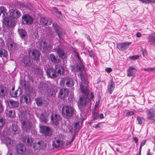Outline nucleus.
<instances>
[{"mask_svg":"<svg viewBox=\"0 0 155 155\" xmlns=\"http://www.w3.org/2000/svg\"><path fill=\"white\" fill-rule=\"evenodd\" d=\"M20 12L17 9H12L9 11V17H5L3 22L7 26H11L15 24V21L20 16Z\"/></svg>","mask_w":155,"mask_h":155,"instance_id":"f257e3e1","label":"nucleus"},{"mask_svg":"<svg viewBox=\"0 0 155 155\" xmlns=\"http://www.w3.org/2000/svg\"><path fill=\"white\" fill-rule=\"evenodd\" d=\"M80 76L81 80V84L80 85V89L82 94L84 95V96H91V99H93L94 97L93 93L91 92L86 86L83 85V84L85 82V78L84 74H80Z\"/></svg>","mask_w":155,"mask_h":155,"instance_id":"f03ea898","label":"nucleus"},{"mask_svg":"<svg viewBox=\"0 0 155 155\" xmlns=\"http://www.w3.org/2000/svg\"><path fill=\"white\" fill-rule=\"evenodd\" d=\"M21 126L22 129L27 132H29L31 129L32 124L29 120L26 118L25 116L21 117Z\"/></svg>","mask_w":155,"mask_h":155,"instance_id":"7ed1b4c3","label":"nucleus"},{"mask_svg":"<svg viewBox=\"0 0 155 155\" xmlns=\"http://www.w3.org/2000/svg\"><path fill=\"white\" fill-rule=\"evenodd\" d=\"M75 111V110L73 107L67 105L62 107L61 113L64 117L70 118L74 115Z\"/></svg>","mask_w":155,"mask_h":155,"instance_id":"20e7f679","label":"nucleus"},{"mask_svg":"<svg viewBox=\"0 0 155 155\" xmlns=\"http://www.w3.org/2000/svg\"><path fill=\"white\" fill-rule=\"evenodd\" d=\"M91 96H81L79 99L78 103L79 106L85 107V106H88L89 107L91 104Z\"/></svg>","mask_w":155,"mask_h":155,"instance_id":"39448f33","label":"nucleus"},{"mask_svg":"<svg viewBox=\"0 0 155 155\" xmlns=\"http://www.w3.org/2000/svg\"><path fill=\"white\" fill-rule=\"evenodd\" d=\"M73 140V139H72V140L68 142V143L65 144L63 138L60 137H56L55 140L53 142L52 146L55 147L63 148L65 146H68L71 143Z\"/></svg>","mask_w":155,"mask_h":155,"instance_id":"423d86ee","label":"nucleus"},{"mask_svg":"<svg viewBox=\"0 0 155 155\" xmlns=\"http://www.w3.org/2000/svg\"><path fill=\"white\" fill-rule=\"evenodd\" d=\"M37 44V46L40 48H41L42 47H43V50L45 52H49L52 50V46L51 45H48L45 41H38Z\"/></svg>","mask_w":155,"mask_h":155,"instance_id":"0eeeda50","label":"nucleus"},{"mask_svg":"<svg viewBox=\"0 0 155 155\" xmlns=\"http://www.w3.org/2000/svg\"><path fill=\"white\" fill-rule=\"evenodd\" d=\"M40 133L45 136H51L52 133V130L49 127L45 126H40Z\"/></svg>","mask_w":155,"mask_h":155,"instance_id":"6e6552de","label":"nucleus"},{"mask_svg":"<svg viewBox=\"0 0 155 155\" xmlns=\"http://www.w3.org/2000/svg\"><path fill=\"white\" fill-rule=\"evenodd\" d=\"M85 71V68L84 66L82 64H80L79 65L77 66H74L72 69V71L74 72L80 71L81 72L78 75L80 78V74H83L85 77L84 73L83 72Z\"/></svg>","mask_w":155,"mask_h":155,"instance_id":"1a4fd4ad","label":"nucleus"},{"mask_svg":"<svg viewBox=\"0 0 155 155\" xmlns=\"http://www.w3.org/2000/svg\"><path fill=\"white\" fill-rule=\"evenodd\" d=\"M51 122L54 124L57 125L59 124L61 120L60 115L52 113L51 116Z\"/></svg>","mask_w":155,"mask_h":155,"instance_id":"9d476101","label":"nucleus"},{"mask_svg":"<svg viewBox=\"0 0 155 155\" xmlns=\"http://www.w3.org/2000/svg\"><path fill=\"white\" fill-rule=\"evenodd\" d=\"M46 147V143L41 140L34 144L33 147L35 150H44Z\"/></svg>","mask_w":155,"mask_h":155,"instance_id":"9b49d317","label":"nucleus"},{"mask_svg":"<svg viewBox=\"0 0 155 155\" xmlns=\"http://www.w3.org/2000/svg\"><path fill=\"white\" fill-rule=\"evenodd\" d=\"M69 92L67 89H60L58 97L62 99L66 98L68 96Z\"/></svg>","mask_w":155,"mask_h":155,"instance_id":"f8f14e48","label":"nucleus"},{"mask_svg":"<svg viewBox=\"0 0 155 155\" xmlns=\"http://www.w3.org/2000/svg\"><path fill=\"white\" fill-rule=\"evenodd\" d=\"M16 149L17 153L21 155L24 154L26 150L25 147L23 144L21 143L16 145Z\"/></svg>","mask_w":155,"mask_h":155,"instance_id":"ddd939ff","label":"nucleus"},{"mask_svg":"<svg viewBox=\"0 0 155 155\" xmlns=\"http://www.w3.org/2000/svg\"><path fill=\"white\" fill-rule=\"evenodd\" d=\"M136 68L133 66H130L127 70V75L128 77H132L133 78L135 76V74L137 71Z\"/></svg>","mask_w":155,"mask_h":155,"instance_id":"4468645a","label":"nucleus"},{"mask_svg":"<svg viewBox=\"0 0 155 155\" xmlns=\"http://www.w3.org/2000/svg\"><path fill=\"white\" fill-rule=\"evenodd\" d=\"M52 51L53 52H56L59 57L63 59H64L66 58V55L64 51L61 48H54Z\"/></svg>","mask_w":155,"mask_h":155,"instance_id":"2eb2a0df","label":"nucleus"},{"mask_svg":"<svg viewBox=\"0 0 155 155\" xmlns=\"http://www.w3.org/2000/svg\"><path fill=\"white\" fill-rule=\"evenodd\" d=\"M53 26L55 29V31L60 39L63 38V33L61 28L56 24L53 23Z\"/></svg>","mask_w":155,"mask_h":155,"instance_id":"dca6fc26","label":"nucleus"},{"mask_svg":"<svg viewBox=\"0 0 155 155\" xmlns=\"http://www.w3.org/2000/svg\"><path fill=\"white\" fill-rule=\"evenodd\" d=\"M23 21L25 22V23L29 25L31 24L33 21V19L30 15H24L22 17Z\"/></svg>","mask_w":155,"mask_h":155,"instance_id":"f3484780","label":"nucleus"},{"mask_svg":"<svg viewBox=\"0 0 155 155\" xmlns=\"http://www.w3.org/2000/svg\"><path fill=\"white\" fill-rule=\"evenodd\" d=\"M46 72L48 76L51 78H54L57 76L56 72L53 68H49L47 69Z\"/></svg>","mask_w":155,"mask_h":155,"instance_id":"a211bd4d","label":"nucleus"},{"mask_svg":"<svg viewBox=\"0 0 155 155\" xmlns=\"http://www.w3.org/2000/svg\"><path fill=\"white\" fill-rule=\"evenodd\" d=\"M130 42H122L119 43L117 45V47L118 49L121 51H124L126 50L128 48Z\"/></svg>","mask_w":155,"mask_h":155,"instance_id":"6ab92c4d","label":"nucleus"},{"mask_svg":"<svg viewBox=\"0 0 155 155\" xmlns=\"http://www.w3.org/2000/svg\"><path fill=\"white\" fill-rule=\"evenodd\" d=\"M40 22L41 25L45 26L51 25L52 21L51 19L46 17H41L40 18Z\"/></svg>","mask_w":155,"mask_h":155,"instance_id":"aec40b11","label":"nucleus"},{"mask_svg":"<svg viewBox=\"0 0 155 155\" xmlns=\"http://www.w3.org/2000/svg\"><path fill=\"white\" fill-rule=\"evenodd\" d=\"M147 118L150 120L155 116V109L154 108L148 110L147 111Z\"/></svg>","mask_w":155,"mask_h":155,"instance_id":"412c9836","label":"nucleus"},{"mask_svg":"<svg viewBox=\"0 0 155 155\" xmlns=\"http://www.w3.org/2000/svg\"><path fill=\"white\" fill-rule=\"evenodd\" d=\"M35 102L37 105L38 106H41L43 104V105L45 106H47L48 105V102L44 100L43 102H42V99L40 98H37L35 99Z\"/></svg>","mask_w":155,"mask_h":155,"instance_id":"4be33fe9","label":"nucleus"},{"mask_svg":"<svg viewBox=\"0 0 155 155\" xmlns=\"http://www.w3.org/2000/svg\"><path fill=\"white\" fill-rule=\"evenodd\" d=\"M48 114L45 112L42 113L39 118L40 121L45 123L47 122L48 120Z\"/></svg>","mask_w":155,"mask_h":155,"instance_id":"5701e85b","label":"nucleus"},{"mask_svg":"<svg viewBox=\"0 0 155 155\" xmlns=\"http://www.w3.org/2000/svg\"><path fill=\"white\" fill-rule=\"evenodd\" d=\"M22 64L23 66H29L31 64V59L28 56H24L22 59Z\"/></svg>","mask_w":155,"mask_h":155,"instance_id":"b1692460","label":"nucleus"},{"mask_svg":"<svg viewBox=\"0 0 155 155\" xmlns=\"http://www.w3.org/2000/svg\"><path fill=\"white\" fill-rule=\"evenodd\" d=\"M54 68L55 72L58 74H61L64 73V68L61 65L56 64Z\"/></svg>","mask_w":155,"mask_h":155,"instance_id":"393cba45","label":"nucleus"},{"mask_svg":"<svg viewBox=\"0 0 155 155\" xmlns=\"http://www.w3.org/2000/svg\"><path fill=\"white\" fill-rule=\"evenodd\" d=\"M3 140L4 142L8 147L12 146L13 145V140L9 137H3Z\"/></svg>","mask_w":155,"mask_h":155,"instance_id":"a878e982","label":"nucleus"},{"mask_svg":"<svg viewBox=\"0 0 155 155\" xmlns=\"http://www.w3.org/2000/svg\"><path fill=\"white\" fill-rule=\"evenodd\" d=\"M32 55L34 60H38L40 58V53L38 50L34 49L32 52Z\"/></svg>","mask_w":155,"mask_h":155,"instance_id":"bb28decb","label":"nucleus"},{"mask_svg":"<svg viewBox=\"0 0 155 155\" xmlns=\"http://www.w3.org/2000/svg\"><path fill=\"white\" fill-rule=\"evenodd\" d=\"M65 83L67 87H71L74 85V83L72 79L65 77Z\"/></svg>","mask_w":155,"mask_h":155,"instance_id":"cd10ccee","label":"nucleus"},{"mask_svg":"<svg viewBox=\"0 0 155 155\" xmlns=\"http://www.w3.org/2000/svg\"><path fill=\"white\" fill-rule=\"evenodd\" d=\"M11 132L13 134H15L19 133V129L16 124H12L11 130Z\"/></svg>","mask_w":155,"mask_h":155,"instance_id":"c85d7f7f","label":"nucleus"},{"mask_svg":"<svg viewBox=\"0 0 155 155\" xmlns=\"http://www.w3.org/2000/svg\"><path fill=\"white\" fill-rule=\"evenodd\" d=\"M18 33L22 39L25 40V37L27 36V32L22 29H18Z\"/></svg>","mask_w":155,"mask_h":155,"instance_id":"c756f323","label":"nucleus"},{"mask_svg":"<svg viewBox=\"0 0 155 155\" xmlns=\"http://www.w3.org/2000/svg\"><path fill=\"white\" fill-rule=\"evenodd\" d=\"M50 57L52 62L55 63H59L60 59H58L57 57L55 56L54 54H51L50 55Z\"/></svg>","mask_w":155,"mask_h":155,"instance_id":"7c9ffc66","label":"nucleus"},{"mask_svg":"<svg viewBox=\"0 0 155 155\" xmlns=\"http://www.w3.org/2000/svg\"><path fill=\"white\" fill-rule=\"evenodd\" d=\"M115 88V85L113 81H111L110 83L108 86V91L110 94H111Z\"/></svg>","mask_w":155,"mask_h":155,"instance_id":"2f4dec72","label":"nucleus"},{"mask_svg":"<svg viewBox=\"0 0 155 155\" xmlns=\"http://www.w3.org/2000/svg\"><path fill=\"white\" fill-rule=\"evenodd\" d=\"M35 73L38 75H41L42 74L43 70L40 67L37 66L35 67Z\"/></svg>","mask_w":155,"mask_h":155,"instance_id":"473e14b6","label":"nucleus"},{"mask_svg":"<svg viewBox=\"0 0 155 155\" xmlns=\"http://www.w3.org/2000/svg\"><path fill=\"white\" fill-rule=\"evenodd\" d=\"M27 141V143L29 144H31L32 142V140L31 137L28 136H26L24 138L23 142H26Z\"/></svg>","mask_w":155,"mask_h":155,"instance_id":"72a5a7b5","label":"nucleus"},{"mask_svg":"<svg viewBox=\"0 0 155 155\" xmlns=\"http://www.w3.org/2000/svg\"><path fill=\"white\" fill-rule=\"evenodd\" d=\"M148 42H150L151 44L153 45H155V36L153 35H151L147 37Z\"/></svg>","mask_w":155,"mask_h":155,"instance_id":"f704fd0d","label":"nucleus"},{"mask_svg":"<svg viewBox=\"0 0 155 155\" xmlns=\"http://www.w3.org/2000/svg\"><path fill=\"white\" fill-rule=\"evenodd\" d=\"M22 99L27 104L29 103L30 102V98L29 95L28 94L24 95L22 97Z\"/></svg>","mask_w":155,"mask_h":155,"instance_id":"c9c22d12","label":"nucleus"},{"mask_svg":"<svg viewBox=\"0 0 155 155\" xmlns=\"http://www.w3.org/2000/svg\"><path fill=\"white\" fill-rule=\"evenodd\" d=\"M9 103L11 107L13 108L17 107L18 106L19 103L17 101H15L12 100H10Z\"/></svg>","mask_w":155,"mask_h":155,"instance_id":"e433bc0d","label":"nucleus"},{"mask_svg":"<svg viewBox=\"0 0 155 155\" xmlns=\"http://www.w3.org/2000/svg\"><path fill=\"white\" fill-rule=\"evenodd\" d=\"M7 55V51L5 49L0 48V57H6Z\"/></svg>","mask_w":155,"mask_h":155,"instance_id":"4c0bfd02","label":"nucleus"},{"mask_svg":"<svg viewBox=\"0 0 155 155\" xmlns=\"http://www.w3.org/2000/svg\"><path fill=\"white\" fill-rule=\"evenodd\" d=\"M7 114L8 117L11 118H13L15 117L14 111H13L12 110H10L8 111V112Z\"/></svg>","mask_w":155,"mask_h":155,"instance_id":"58836bf2","label":"nucleus"},{"mask_svg":"<svg viewBox=\"0 0 155 155\" xmlns=\"http://www.w3.org/2000/svg\"><path fill=\"white\" fill-rule=\"evenodd\" d=\"M6 92L5 89L4 88H2L0 89V97H3L5 95Z\"/></svg>","mask_w":155,"mask_h":155,"instance_id":"ea45409f","label":"nucleus"},{"mask_svg":"<svg viewBox=\"0 0 155 155\" xmlns=\"http://www.w3.org/2000/svg\"><path fill=\"white\" fill-rule=\"evenodd\" d=\"M137 120L138 121V124L141 125L143 121V118L142 117L138 116L137 117Z\"/></svg>","mask_w":155,"mask_h":155,"instance_id":"a19ab883","label":"nucleus"},{"mask_svg":"<svg viewBox=\"0 0 155 155\" xmlns=\"http://www.w3.org/2000/svg\"><path fill=\"white\" fill-rule=\"evenodd\" d=\"M7 12L6 9L4 8L3 7H0V16L1 15L2 13H3L4 15L5 13Z\"/></svg>","mask_w":155,"mask_h":155,"instance_id":"79ce46f5","label":"nucleus"},{"mask_svg":"<svg viewBox=\"0 0 155 155\" xmlns=\"http://www.w3.org/2000/svg\"><path fill=\"white\" fill-rule=\"evenodd\" d=\"M18 91V90H17L15 91H11L10 92V94L13 97H17V92Z\"/></svg>","mask_w":155,"mask_h":155,"instance_id":"37998d69","label":"nucleus"},{"mask_svg":"<svg viewBox=\"0 0 155 155\" xmlns=\"http://www.w3.org/2000/svg\"><path fill=\"white\" fill-rule=\"evenodd\" d=\"M142 3L145 4H148L150 2H154L155 0H139Z\"/></svg>","mask_w":155,"mask_h":155,"instance_id":"c03bdc74","label":"nucleus"},{"mask_svg":"<svg viewBox=\"0 0 155 155\" xmlns=\"http://www.w3.org/2000/svg\"><path fill=\"white\" fill-rule=\"evenodd\" d=\"M139 58V56L138 55H135L132 56H130L129 57V59L135 60L138 59Z\"/></svg>","mask_w":155,"mask_h":155,"instance_id":"a18cd8bd","label":"nucleus"},{"mask_svg":"<svg viewBox=\"0 0 155 155\" xmlns=\"http://www.w3.org/2000/svg\"><path fill=\"white\" fill-rule=\"evenodd\" d=\"M5 123L4 119L1 117H0V128L2 127Z\"/></svg>","mask_w":155,"mask_h":155,"instance_id":"49530a36","label":"nucleus"},{"mask_svg":"<svg viewBox=\"0 0 155 155\" xmlns=\"http://www.w3.org/2000/svg\"><path fill=\"white\" fill-rule=\"evenodd\" d=\"M146 140H143L142 141V142L141 143L140 146L139 148V153H140L141 151L142 147L146 143Z\"/></svg>","mask_w":155,"mask_h":155,"instance_id":"de8ad7c7","label":"nucleus"},{"mask_svg":"<svg viewBox=\"0 0 155 155\" xmlns=\"http://www.w3.org/2000/svg\"><path fill=\"white\" fill-rule=\"evenodd\" d=\"M55 15L57 17L60 18L61 17V12L56 9L55 11Z\"/></svg>","mask_w":155,"mask_h":155,"instance_id":"09e8293b","label":"nucleus"},{"mask_svg":"<svg viewBox=\"0 0 155 155\" xmlns=\"http://www.w3.org/2000/svg\"><path fill=\"white\" fill-rule=\"evenodd\" d=\"M143 70L145 71H152L155 70V68H144Z\"/></svg>","mask_w":155,"mask_h":155,"instance_id":"8fccbe9b","label":"nucleus"},{"mask_svg":"<svg viewBox=\"0 0 155 155\" xmlns=\"http://www.w3.org/2000/svg\"><path fill=\"white\" fill-rule=\"evenodd\" d=\"M65 83V78H61L60 82V85L63 86Z\"/></svg>","mask_w":155,"mask_h":155,"instance_id":"3c124183","label":"nucleus"},{"mask_svg":"<svg viewBox=\"0 0 155 155\" xmlns=\"http://www.w3.org/2000/svg\"><path fill=\"white\" fill-rule=\"evenodd\" d=\"M93 119L94 120H95L97 119V118L99 117V114L95 112H93Z\"/></svg>","mask_w":155,"mask_h":155,"instance_id":"603ef678","label":"nucleus"},{"mask_svg":"<svg viewBox=\"0 0 155 155\" xmlns=\"http://www.w3.org/2000/svg\"><path fill=\"white\" fill-rule=\"evenodd\" d=\"M74 126L75 127V129H77L78 128L79 126V122H77L74 124Z\"/></svg>","mask_w":155,"mask_h":155,"instance_id":"864d4df0","label":"nucleus"},{"mask_svg":"<svg viewBox=\"0 0 155 155\" xmlns=\"http://www.w3.org/2000/svg\"><path fill=\"white\" fill-rule=\"evenodd\" d=\"M105 70L107 72L109 73L112 71V69L110 68H107L105 69Z\"/></svg>","mask_w":155,"mask_h":155,"instance_id":"5fc2aeb1","label":"nucleus"},{"mask_svg":"<svg viewBox=\"0 0 155 155\" xmlns=\"http://www.w3.org/2000/svg\"><path fill=\"white\" fill-rule=\"evenodd\" d=\"M134 113L133 111H129L127 113L126 116H130L134 115Z\"/></svg>","mask_w":155,"mask_h":155,"instance_id":"6e6d98bb","label":"nucleus"},{"mask_svg":"<svg viewBox=\"0 0 155 155\" xmlns=\"http://www.w3.org/2000/svg\"><path fill=\"white\" fill-rule=\"evenodd\" d=\"M133 140L134 141H135L136 143H137V144L138 140V139L135 137H133Z\"/></svg>","mask_w":155,"mask_h":155,"instance_id":"4d7b16f0","label":"nucleus"},{"mask_svg":"<svg viewBox=\"0 0 155 155\" xmlns=\"http://www.w3.org/2000/svg\"><path fill=\"white\" fill-rule=\"evenodd\" d=\"M43 85H42L41 84H40L38 86V87L39 88L40 90L41 91H42V90H44L45 87H44V89L43 87Z\"/></svg>","mask_w":155,"mask_h":155,"instance_id":"13d9d810","label":"nucleus"},{"mask_svg":"<svg viewBox=\"0 0 155 155\" xmlns=\"http://www.w3.org/2000/svg\"><path fill=\"white\" fill-rule=\"evenodd\" d=\"M3 110V107L1 103H0V113H2Z\"/></svg>","mask_w":155,"mask_h":155,"instance_id":"bf43d9fd","label":"nucleus"},{"mask_svg":"<svg viewBox=\"0 0 155 155\" xmlns=\"http://www.w3.org/2000/svg\"><path fill=\"white\" fill-rule=\"evenodd\" d=\"M141 34L139 32H137L136 34V36L138 38H140L141 36Z\"/></svg>","mask_w":155,"mask_h":155,"instance_id":"052dcab7","label":"nucleus"},{"mask_svg":"<svg viewBox=\"0 0 155 155\" xmlns=\"http://www.w3.org/2000/svg\"><path fill=\"white\" fill-rule=\"evenodd\" d=\"M16 45V44L14 43H12L10 44V46L11 48L13 47L14 46H15Z\"/></svg>","mask_w":155,"mask_h":155,"instance_id":"680f3d73","label":"nucleus"},{"mask_svg":"<svg viewBox=\"0 0 155 155\" xmlns=\"http://www.w3.org/2000/svg\"><path fill=\"white\" fill-rule=\"evenodd\" d=\"M99 117H100V118L101 119H102L104 118V115L102 114H101L99 115Z\"/></svg>","mask_w":155,"mask_h":155,"instance_id":"e2e57ef3","label":"nucleus"},{"mask_svg":"<svg viewBox=\"0 0 155 155\" xmlns=\"http://www.w3.org/2000/svg\"><path fill=\"white\" fill-rule=\"evenodd\" d=\"M87 39L90 41H91V39L89 35H85Z\"/></svg>","mask_w":155,"mask_h":155,"instance_id":"0e129e2a","label":"nucleus"},{"mask_svg":"<svg viewBox=\"0 0 155 155\" xmlns=\"http://www.w3.org/2000/svg\"><path fill=\"white\" fill-rule=\"evenodd\" d=\"M142 53L143 54V56H144V54H146V51L144 50L142 51Z\"/></svg>","mask_w":155,"mask_h":155,"instance_id":"69168bd1","label":"nucleus"},{"mask_svg":"<svg viewBox=\"0 0 155 155\" xmlns=\"http://www.w3.org/2000/svg\"><path fill=\"white\" fill-rule=\"evenodd\" d=\"M150 150L149 149L148 150V151L147 152V155H151L150 152Z\"/></svg>","mask_w":155,"mask_h":155,"instance_id":"338daca9","label":"nucleus"},{"mask_svg":"<svg viewBox=\"0 0 155 155\" xmlns=\"http://www.w3.org/2000/svg\"><path fill=\"white\" fill-rule=\"evenodd\" d=\"M151 120V121L153 123H154V122H155V120L154 119H150Z\"/></svg>","mask_w":155,"mask_h":155,"instance_id":"774afa93","label":"nucleus"}]
</instances>
